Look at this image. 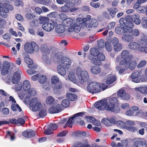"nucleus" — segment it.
Wrapping results in <instances>:
<instances>
[{
    "label": "nucleus",
    "instance_id": "f257e3e1",
    "mask_svg": "<svg viewBox=\"0 0 147 147\" xmlns=\"http://www.w3.org/2000/svg\"><path fill=\"white\" fill-rule=\"evenodd\" d=\"M106 101L105 109L115 113H118L119 111V103L117 98L111 97L108 99H106Z\"/></svg>",
    "mask_w": 147,
    "mask_h": 147
},
{
    "label": "nucleus",
    "instance_id": "f03ea898",
    "mask_svg": "<svg viewBox=\"0 0 147 147\" xmlns=\"http://www.w3.org/2000/svg\"><path fill=\"white\" fill-rule=\"evenodd\" d=\"M76 71L77 80L80 83L83 84L88 79L89 76L87 71H82L81 68L79 67L77 68Z\"/></svg>",
    "mask_w": 147,
    "mask_h": 147
},
{
    "label": "nucleus",
    "instance_id": "7ed1b4c3",
    "mask_svg": "<svg viewBox=\"0 0 147 147\" xmlns=\"http://www.w3.org/2000/svg\"><path fill=\"white\" fill-rule=\"evenodd\" d=\"M29 104L30 110L34 112L39 111L42 108L41 102L36 97L31 98Z\"/></svg>",
    "mask_w": 147,
    "mask_h": 147
},
{
    "label": "nucleus",
    "instance_id": "20e7f679",
    "mask_svg": "<svg viewBox=\"0 0 147 147\" xmlns=\"http://www.w3.org/2000/svg\"><path fill=\"white\" fill-rule=\"evenodd\" d=\"M131 21V17L128 15L125 18H121L119 20V22L121 27L124 28H128L132 29L134 26V24Z\"/></svg>",
    "mask_w": 147,
    "mask_h": 147
},
{
    "label": "nucleus",
    "instance_id": "39448f33",
    "mask_svg": "<svg viewBox=\"0 0 147 147\" xmlns=\"http://www.w3.org/2000/svg\"><path fill=\"white\" fill-rule=\"evenodd\" d=\"M102 89L99 84L95 82H92L88 84L87 90L90 93L94 94L100 92Z\"/></svg>",
    "mask_w": 147,
    "mask_h": 147
},
{
    "label": "nucleus",
    "instance_id": "423d86ee",
    "mask_svg": "<svg viewBox=\"0 0 147 147\" xmlns=\"http://www.w3.org/2000/svg\"><path fill=\"white\" fill-rule=\"evenodd\" d=\"M24 48L25 51L29 53H32L34 51L38 52L39 50L38 45L34 42L26 43Z\"/></svg>",
    "mask_w": 147,
    "mask_h": 147
},
{
    "label": "nucleus",
    "instance_id": "0eeeda50",
    "mask_svg": "<svg viewBox=\"0 0 147 147\" xmlns=\"http://www.w3.org/2000/svg\"><path fill=\"white\" fill-rule=\"evenodd\" d=\"M105 55L102 53H100L96 58H93L92 57H89L88 59L92 63L96 65H100L101 64V61L105 60Z\"/></svg>",
    "mask_w": 147,
    "mask_h": 147
},
{
    "label": "nucleus",
    "instance_id": "6e6552de",
    "mask_svg": "<svg viewBox=\"0 0 147 147\" xmlns=\"http://www.w3.org/2000/svg\"><path fill=\"white\" fill-rule=\"evenodd\" d=\"M14 67V64L13 63H9L7 61H5L3 64L1 70V74L3 75L7 74L9 70H11Z\"/></svg>",
    "mask_w": 147,
    "mask_h": 147
},
{
    "label": "nucleus",
    "instance_id": "1a4fd4ad",
    "mask_svg": "<svg viewBox=\"0 0 147 147\" xmlns=\"http://www.w3.org/2000/svg\"><path fill=\"white\" fill-rule=\"evenodd\" d=\"M58 54L56 53H53L51 54L50 58L51 59V61H48V57L46 55H43L42 58L43 61L47 64H50L52 63H54L56 62L58 59Z\"/></svg>",
    "mask_w": 147,
    "mask_h": 147
},
{
    "label": "nucleus",
    "instance_id": "9d476101",
    "mask_svg": "<svg viewBox=\"0 0 147 147\" xmlns=\"http://www.w3.org/2000/svg\"><path fill=\"white\" fill-rule=\"evenodd\" d=\"M113 46L114 50L116 52H118L120 51L122 48V45L119 42L118 39L116 38H113L111 41Z\"/></svg>",
    "mask_w": 147,
    "mask_h": 147
},
{
    "label": "nucleus",
    "instance_id": "9b49d317",
    "mask_svg": "<svg viewBox=\"0 0 147 147\" xmlns=\"http://www.w3.org/2000/svg\"><path fill=\"white\" fill-rule=\"evenodd\" d=\"M84 115V113L82 112L79 113L74 115L73 117L69 118L66 123V125L63 126L64 128H65L67 126L69 127H71L74 122V119H80L78 117L82 116Z\"/></svg>",
    "mask_w": 147,
    "mask_h": 147
},
{
    "label": "nucleus",
    "instance_id": "f8f14e48",
    "mask_svg": "<svg viewBox=\"0 0 147 147\" xmlns=\"http://www.w3.org/2000/svg\"><path fill=\"white\" fill-rule=\"evenodd\" d=\"M79 9L78 7H76L74 6L72 3L65 4L64 6L61 7V10L63 12H67L68 11L71 12H73L76 11Z\"/></svg>",
    "mask_w": 147,
    "mask_h": 147
},
{
    "label": "nucleus",
    "instance_id": "ddd939ff",
    "mask_svg": "<svg viewBox=\"0 0 147 147\" xmlns=\"http://www.w3.org/2000/svg\"><path fill=\"white\" fill-rule=\"evenodd\" d=\"M80 24V23L75 22L67 29V31L69 33L74 32L78 33L81 30Z\"/></svg>",
    "mask_w": 147,
    "mask_h": 147
},
{
    "label": "nucleus",
    "instance_id": "4468645a",
    "mask_svg": "<svg viewBox=\"0 0 147 147\" xmlns=\"http://www.w3.org/2000/svg\"><path fill=\"white\" fill-rule=\"evenodd\" d=\"M27 92L26 94L24 99V102L26 103L30 100V96H34L36 94V91L34 88H30L28 90L26 91Z\"/></svg>",
    "mask_w": 147,
    "mask_h": 147
},
{
    "label": "nucleus",
    "instance_id": "2eb2a0df",
    "mask_svg": "<svg viewBox=\"0 0 147 147\" xmlns=\"http://www.w3.org/2000/svg\"><path fill=\"white\" fill-rule=\"evenodd\" d=\"M117 95L118 97L122 100H128L129 98V95L123 88H121L118 90Z\"/></svg>",
    "mask_w": 147,
    "mask_h": 147
},
{
    "label": "nucleus",
    "instance_id": "dca6fc26",
    "mask_svg": "<svg viewBox=\"0 0 147 147\" xmlns=\"http://www.w3.org/2000/svg\"><path fill=\"white\" fill-rule=\"evenodd\" d=\"M59 62L63 65L65 68L68 69L71 66V61L67 57H63L61 59Z\"/></svg>",
    "mask_w": 147,
    "mask_h": 147
},
{
    "label": "nucleus",
    "instance_id": "f3484780",
    "mask_svg": "<svg viewBox=\"0 0 147 147\" xmlns=\"http://www.w3.org/2000/svg\"><path fill=\"white\" fill-rule=\"evenodd\" d=\"M22 73L21 69L18 68L16 69V71L13 74L12 81L14 84H17L21 78V75Z\"/></svg>",
    "mask_w": 147,
    "mask_h": 147
},
{
    "label": "nucleus",
    "instance_id": "a211bd4d",
    "mask_svg": "<svg viewBox=\"0 0 147 147\" xmlns=\"http://www.w3.org/2000/svg\"><path fill=\"white\" fill-rule=\"evenodd\" d=\"M55 24L56 22H46L42 25V27L45 31L49 32L53 29L54 26H55Z\"/></svg>",
    "mask_w": 147,
    "mask_h": 147
},
{
    "label": "nucleus",
    "instance_id": "6ab92c4d",
    "mask_svg": "<svg viewBox=\"0 0 147 147\" xmlns=\"http://www.w3.org/2000/svg\"><path fill=\"white\" fill-rule=\"evenodd\" d=\"M141 74V72L139 71H137L134 72L131 75V80L133 82L135 83L140 82V80L139 77Z\"/></svg>",
    "mask_w": 147,
    "mask_h": 147
},
{
    "label": "nucleus",
    "instance_id": "aec40b11",
    "mask_svg": "<svg viewBox=\"0 0 147 147\" xmlns=\"http://www.w3.org/2000/svg\"><path fill=\"white\" fill-rule=\"evenodd\" d=\"M115 32L118 34L121 35L125 32L130 33L132 31V29L129 28H124L123 27H118L115 28Z\"/></svg>",
    "mask_w": 147,
    "mask_h": 147
},
{
    "label": "nucleus",
    "instance_id": "412c9836",
    "mask_svg": "<svg viewBox=\"0 0 147 147\" xmlns=\"http://www.w3.org/2000/svg\"><path fill=\"white\" fill-rule=\"evenodd\" d=\"M63 110V108L60 104H57L50 107L49 111L52 113H59Z\"/></svg>",
    "mask_w": 147,
    "mask_h": 147
},
{
    "label": "nucleus",
    "instance_id": "4be33fe9",
    "mask_svg": "<svg viewBox=\"0 0 147 147\" xmlns=\"http://www.w3.org/2000/svg\"><path fill=\"white\" fill-rule=\"evenodd\" d=\"M106 102V99L102 100L96 102L94 105L98 110H103L105 109V104Z\"/></svg>",
    "mask_w": 147,
    "mask_h": 147
},
{
    "label": "nucleus",
    "instance_id": "5701e85b",
    "mask_svg": "<svg viewBox=\"0 0 147 147\" xmlns=\"http://www.w3.org/2000/svg\"><path fill=\"white\" fill-rule=\"evenodd\" d=\"M55 30L56 32L59 34L63 33L66 29L65 26L62 24H57L56 22V24L55 26Z\"/></svg>",
    "mask_w": 147,
    "mask_h": 147
},
{
    "label": "nucleus",
    "instance_id": "b1692460",
    "mask_svg": "<svg viewBox=\"0 0 147 147\" xmlns=\"http://www.w3.org/2000/svg\"><path fill=\"white\" fill-rule=\"evenodd\" d=\"M102 122L106 125L109 126L110 125L109 122L112 124H114L115 123L116 121L114 117H112L107 119L105 118H103L102 120Z\"/></svg>",
    "mask_w": 147,
    "mask_h": 147
},
{
    "label": "nucleus",
    "instance_id": "393cba45",
    "mask_svg": "<svg viewBox=\"0 0 147 147\" xmlns=\"http://www.w3.org/2000/svg\"><path fill=\"white\" fill-rule=\"evenodd\" d=\"M121 57L123 59H127L130 61L132 58L133 56L130 55L127 51L124 50L121 52Z\"/></svg>",
    "mask_w": 147,
    "mask_h": 147
},
{
    "label": "nucleus",
    "instance_id": "a878e982",
    "mask_svg": "<svg viewBox=\"0 0 147 147\" xmlns=\"http://www.w3.org/2000/svg\"><path fill=\"white\" fill-rule=\"evenodd\" d=\"M121 38L123 41L128 42L133 41L134 39V36L131 34H129L123 35Z\"/></svg>",
    "mask_w": 147,
    "mask_h": 147
},
{
    "label": "nucleus",
    "instance_id": "bb28decb",
    "mask_svg": "<svg viewBox=\"0 0 147 147\" xmlns=\"http://www.w3.org/2000/svg\"><path fill=\"white\" fill-rule=\"evenodd\" d=\"M131 110L134 116H138L140 115L141 116L142 110L141 109H139V108L137 106H134L131 107Z\"/></svg>",
    "mask_w": 147,
    "mask_h": 147
},
{
    "label": "nucleus",
    "instance_id": "cd10ccee",
    "mask_svg": "<svg viewBox=\"0 0 147 147\" xmlns=\"http://www.w3.org/2000/svg\"><path fill=\"white\" fill-rule=\"evenodd\" d=\"M74 22H75L73 18H69L63 20L62 23L65 27H69Z\"/></svg>",
    "mask_w": 147,
    "mask_h": 147
},
{
    "label": "nucleus",
    "instance_id": "c85d7f7f",
    "mask_svg": "<svg viewBox=\"0 0 147 147\" xmlns=\"http://www.w3.org/2000/svg\"><path fill=\"white\" fill-rule=\"evenodd\" d=\"M139 47V44H138V42H131L129 43L128 45L129 48L134 50H138Z\"/></svg>",
    "mask_w": 147,
    "mask_h": 147
},
{
    "label": "nucleus",
    "instance_id": "c756f323",
    "mask_svg": "<svg viewBox=\"0 0 147 147\" xmlns=\"http://www.w3.org/2000/svg\"><path fill=\"white\" fill-rule=\"evenodd\" d=\"M34 132L32 130H27L24 131L22 135L25 137L30 138L34 136L35 135Z\"/></svg>",
    "mask_w": 147,
    "mask_h": 147
},
{
    "label": "nucleus",
    "instance_id": "7c9ffc66",
    "mask_svg": "<svg viewBox=\"0 0 147 147\" xmlns=\"http://www.w3.org/2000/svg\"><path fill=\"white\" fill-rule=\"evenodd\" d=\"M90 71L92 74L97 75L99 74L100 72L101 69L98 66H94L91 67Z\"/></svg>",
    "mask_w": 147,
    "mask_h": 147
},
{
    "label": "nucleus",
    "instance_id": "2f4dec72",
    "mask_svg": "<svg viewBox=\"0 0 147 147\" xmlns=\"http://www.w3.org/2000/svg\"><path fill=\"white\" fill-rule=\"evenodd\" d=\"M116 78L115 75L110 74L107 75L106 79V83L110 84L114 82L116 80Z\"/></svg>",
    "mask_w": 147,
    "mask_h": 147
},
{
    "label": "nucleus",
    "instance_id": "473e14b6",
    "mask_svg": "<svg viewBox=\"0 0 147 147\" xmlns=\"http://www.w3.org/2000/svg\"><path fill=\"white\" fill-rule=\"evenodd\" d=\"M107 10L109 12L110 16L112 18L114 17L116 13L118 11V9L116 7L108 8Z\"/></svg>",
    "mask_w": 147,
    "mask_h": 147
},
{
    "label": "nucleus",
    "instance_id": "72a5a7b5",
    "mask_svg": "<svg viewBox=\"0 0 147 147\" xmlns=\"http://www.w3.org/2000/svg\"><path fill=\"white\" fill-rule=\"evenodd\" d=\"M98 25V22L97 20L92 19L91 22H90L88 24L86 25V27L88 28H91L92 27H96Z\"/></svg>",
    "mask_w": 147,
    "mask_h": 147
},
{
    "label": "nucleus",
    "instance_id": "f704fd0d",
    "mask_svg": "<svg viewBox=\"0 0 147 147\" xmlns=\"http://www.w3.org/2000/svg\"><path fill=\"white\" fill-rule=\"evenodd\" d=\"M90 52L91 56L90 57H92L93 58H96L100 53L98 49L95 48H92L90 50Z\"/></svg>",
    "mask_w": 147,
    "mask_h": 147
},
{
    "label": "nucleus",
    "instance_id": "c9c22d12",
    "mask_svg": "<svg viewBox=\"0 0 147 147\" xmlns=\"http://www.w3.org/2000/svg\"><path fill=\"white\" fill-rule=\"evenodd\" d=\"M122 58L120 57V56H118L116 58V61L117 62H119V64L121 65L126 64L128 65V63L129 61L128 60L125 59L121 60Z\"/></svg>",
    "mask_w": 147,
    "mask_h": 147
},
{
    "label": "nucleus",
    "instance_id": "e433bc0d",
    "mask_svg": "<svg viewBox=\"0 0 147 147\" xmlns=\"http://www.w3.org/2000/svg\"><path fill=\"white\" fill-rule=\"evenodd\" d=\"M57 70L58 73L61 76H65L66 74V71L61 65H59L57 66Z\"/></svg>",
    "mask_w": 147,
    "mask_h": 147
},
{
    "label": "nucleus",
    "instance_id": "4c0bfd02",
    "mask_svg": "<svg viewBox=\"0 0 147 147\" xmlns=\"http://www.w3.org/2000/svg\"><path fill=\"white\" fill-rule=\"evenodd\" d=\"M22 86L24 91L28 90L30 88L31 84L30 82L27 80H24Z\"/></svg>",
    "mask_w": 147,
    "mask_h": 147
},
{
    "label": "nucleus",
    "instance_id": "58836bf2",
    "mask_svg": "<svg viewBox=\"0 0 147 147\" xmlns=\"http://www.w3.org/2000/svg\"><path fill=\"white\" fill-rule=\"evenodd\" d=\"M47 80L46 76L44 75H39L38 78L39 82L41 84H44L45 83Z\"/></svg>",
    "mask_w": 147,
    "mask_h": 147
},
{
    "label": "nucleus",
    "instance_id": "ea45409f",
    "mask_svg": "<svg viewBox=\"0 0 147 147\" xmlns=\"http://www.w3.org/2000/svg\"><path fill=\"white\" fill-rule=\"evenodd\" d=\"M69 79L73 83L76 84L77 83V79H76L75 74L72 72H70L68 75Z\"/></svg>",
    "mask_w": 147,
    "mask_h": 147
},
{
    "label": "nucleus",
    "instance_id": "a19ab883",
    "mask_svg": "<svg viewBox=\"0 0 147 147\" xmlns=\"http://www.w3.org/2000/svg\"><path fill=\"white\" fill-rule=\"evenodd\" d=\"M51 87L54 91H56L58 90L61 89L62 87V84L60 82L52 84Z\"/></svg>",
    "mask_w": 147,
    "mask_h": 147
},
{
    "label": "nucleus",
    "instance_id": "79ce46f5",
    "mask_svg": "<svg viewBox=\"0 0 147 147\" xmlns=\"http://www.w3.org/2000/svg\"><path fill=\"white\" fill-rule=\"evenodd\" d=\"M74 146L76 147H91L89 144L86 142L82 143L78 142L74 144Z\"/></svg>",
    "mask_w": 147,
    "mask_h": 147
},
{
    "label": "nucleus",
    "instance_id": "37998d69",
    "mask_svg": "<svg viewBox=\"0 0 147 147\" xmlns=\"http://www.w3.org/2000/svg\"><path fill=\"white\" fill-rule=\"evenodd\" d=\"M11 108L13 111H18L19 112H21L22 111L21 108L16 103L11 104Z\"/></svg>",
    "mask_w": 147,
    "mask_h": 147
},
{
    "label": "nucleus",
    "instance_id": "c03bdc74",
    "mask_svg": "<svg viewBox=\"0 0 147 147\" xmlns=\"http://www.w3.org/2000/svg\"><path fill=\"white\" fill-rule=\"evenodd\" d=\"M47 115V111L45 108H42L41 109L39 112L38 116L40 118H43Z\"/></svg>",
    "mask_w": 147,
    "mask_h": 147
},
{
    "label": "nucleus",
    "instance_id": "a18cd8bd",
    "mask_svg": "<svg viewBox=\"0 0 147 147\" xmlns=\"http://www.w3.org/2000/svg\"><path fill=\"white\" fill-rule=\"evenodd\" d=\"M67 97L71 101H74L76 100L77 96L74 94L68 93L66 94Z\"/></svg>",
    "mask_w": 147,
    "mask_h": 147
},
{
    "label": "nucleus",
    "instance_id": "49530a36",
    "mask_svg": "<svg viewBox=\"0 0 147 147\" xmlns=\"http://www.w3.org/2000/svg\"><path fill=\"white\" fill-rule=\"evenodd\" d=\"M9 12L8 9L3 8L1 10L0 14L2 17L5 18L7 17V14Z\"/></svg>",
    "mask_w": 147,
    "mask_h": 147
},
{
    "label": "nucleus",
    "instance_id": "de8ad7c7",
    "mask_svg": "<svg viewBox=\"0 0 147 147\" xmlns=\"http://www.w3.org/2000/svg\"><path fill=\"white\" fill-rule=\"evenodd\" d=\"M141 24L142 27L145 29H147V17H144L142 18Z\"/></svg>",
    "mask_w": 147,
    "mask_h": 147
},
{
    "label": "nucleus",
    "instance_id": "09e8293b",
    "mask_svg": "<svg viewBox=\"0 0 147 147\" xmlns=\"http://www.w3.org/2000/svg\"><path fill=\"white\" fill-rule=\"evenodd\" d=\"M136 91H139L141 93L146 94V86L136 88H135Z\"/></svg>",
    "mask_w": 147,
    "mask_h": 147
},
{
    "label": "nucleus",
    "instance_id": "8fccbe9b",
    "mask_svg": "<svg viewBox=\"0 0 147 147\" xmlns=\"http://www.w3.org/2000/svg\"><path fill=\"white\" fill-rule=\"evenodd\" d=\"M91 19V17L90 16L88 15L86 18H84L82 19V21L83 22V24L85 26L86 25L88 24L90 22V20Z\"/></svg>",
    "mask_w": 147,
    "mask_h": 147
},
{
    "label": "nucleus",
    "instance_id": "3c124183",
    "mask_svg": "<svg viewBox=\"0 0 147 147\" xmlns=\"http://www.w3.org/2000/svg\"><path fill=\"white\" fill-rule=\"evenodd\" d=\"M139 47L146 46L147 45V39L142 38L138 41Z\"/></svg>",
    "mask_w": 147,
    "mask_h": 147
},
{
    "label": "nucleus",
    "instance_id": "603ef678",
    "mask_svg": "<svg viewBox=\"0 0 147 147\" xmlns=\"http://www.w3.org/2000/svg\"><path fill=\"white\" fill-rule=\"evenodd\" d=\"M51 85L60 82L59 78L57 76H53L51 79Z\"/></svg>",
    "mask_w": 147,
    "mask_h": 147
},
{
    "label": "nucleus",
    "instance_id": "864d4df0",
    "mask_svg": "<svg viewBox=\"0 0 147 147\" xmlns=\"http://www.w3.org/2000/svg\"><path fill=\"white\" fill-rule=\"evenodd\" d=\"M54 101L55 99L51 96H49L46 98V102L47 104H52L54 103Z\"/></svg>",
    "mask_w": 147,
    "mask_h": 147
},
{
    "label": "nucleus",
    "instance_id": "5fc2aeb1",
    "mask_svg": "<svg viewBox=\"0 0 147 147\" xmlns=\"http://www.w3.org/2000/svg\"><path fill=\"white\" fill-rule=\"evenodd\" d=\"M137 63L136 61H133L130 63H128V67L131 70L133 69L136 66Z\"/></svg>",
    "mask_w": 147,
    "mask_h": 147
},
{
    "label": "nucleus",
    "instance_id": "6e6d98bb",
    "mask_svg": "<svg viewBox=\"0 0 147 147\" xmlns=\"http://www.w3.org/2000/svg\"><path fill=\"white\" fill-rule=\"evenodd\" d=\"M147 64V61L146 60H143L141 61L137 65V67L138 69L142 67L145 66Z\"/></svg>",
    "mask_w": 147,
    "mask_h": 147
},
{
    "label": "nucleus",
    "instance_id": "4d7b16f0",
    "mask_svg": "<svg viewBox=\"0 0 147 147\" xmlns=\"http://www.w3.org/2000/svg\"><path fill=\"white\" fill-rule=\"evenodd\" d=\"M105 47L106 50L109 52L111 51L113 49L111 43L108 42L105 43Z\"/></svg>",
    "mask_w": 147,
    "mask_h": 147
},
{
    "label": "nucleus",
    "instance_id": "13d9d810",
    "mask_svg": "<svg viewBox=\"0 0 147 147\" xmlns=\"http://www.w3.org/2000/svg\"><path fill=\"white\" fill-rule=\"evenodd\" d=\"M16 84L14 86L12 87V88L15 90L16 92H18L21 90V89L22 86L21 84Z\"/></svg>",
    "mask_w": 147,
    "mask_h": 147
},
{
    "label": "nucleus",
    "instance_id": "bf43d9fd",
    "mask_svg": "<svg viewBox=\"0 0 147 147\" xmlns=\"http://www.w3.org/2000/svg\"><path fill=\"white\" fill-rule=\"evenodd\" d=\"M117 126L122 128L125 129L126 127V123L121 121H118L117 122Z\"/></svg>",
    "mask_w": 147,
    "mask_h": 147
},
{
    "label": "nucleus",
    "instance_id": "052dcab7",
    "mask_svg": "<svg viewBox=\"0 0 147 147\" xmlns=\"http://www.w3.org/2000/svg\"><path fill=\"white\" fill-rule=\"evenodd\" d=\"M70 102L69 100L67 99L63 100L61 102L62 106L64 107H67L69 106Z\"/></svg>",
    "mask_w": 147,
    "mask_h": 147
},
{
    "label": "nucleus",
    "instance_id": "680f3d73",
    "mask_svg": "<svg viewBox=\"0 0 147 147\" xmlns=\"http://www.w3.org/2000/svg\"><path fill=\"white\" fill-rule=\"evenodd\" d=\"M116 70L120 74H121L123 73L125 71V69L124 67L119 65H118L117 67Z\"/></svg>",
    "mask_w": 147,
    "mask_h": 147
},
{
    "label": "nucleus",
    "instance_id": "e2e57ef3",
    "mask_svg": "<svg viewBox=\"0 0 147 147\" xmlns=\"http://www.w3.org/2000/svg\"><path fill=\"white\" fill-rule=\"evenodd\" d=\"M24 61L26 63L29 65H31L33 63L32 60L28 57H25Z\"/></svg>",
    "mask_w": 147,
    "mask_h": 147
},
{
    "label": "nucleus",
    "instance_id": "0e129e2a",
    "mask_svg": "<svg viewBox=\"0 0 147 147\" xmlns=\"http://www.w3.org/2000/svg\"><path fill=\"white\" fill-rule=\"evenodd\" d=\"M139 48L138 50L139 52L144 53H147V47L142 46L140 47Z\"/></svg>",
    "mask_w": 147,
    "mask_h": 147
},
{
    "label": "nucleus",
    "instance_id": "69168bd1",
    "mask_svg": "<svg viewBox=\"0 0 147 147\" xmlns=\"http://www.w3.org/2000/svg\"><path fill=\"white\" fill-rule=\"evenodd\" d=\"M146 7L140 6L137 9V11L139 13H144L145 12L146 13Z\"/></svg>",
    "mask_w": 147,
    "mask_h": 147
},
{
    "label": "nucleus",
    "instance_id": "338daca9",
    "mask_svg": "<svg viewBox=\"0 0 147 147\" xmlns=\"http://www.w3.org/2000/svg\"><path fill=\"white\" fill-rule=\"evenodd\" d=\"M48 20V18L42 16H40L39 18V20L41 24L45 23Z\"/></svg>",
    "mask_w": 147,
    "mask_h": 147
},
{
    "label": "nucleus",
    "instance_id": "774afa93",
    "mask_svg": "<svg viewBox=\"0 0 147 147\" xmlns=\"http://www.w3.org/2000/svg\"><path fill=\"white\" fill-rule=\"evenodd\" d=\"M30 25L32 27H36L38 26L39 24L37 21L34 20L30 22Z\"/></svg>",
    "mask_w": 147,
    "mask_h": 147
}]
</instances>
